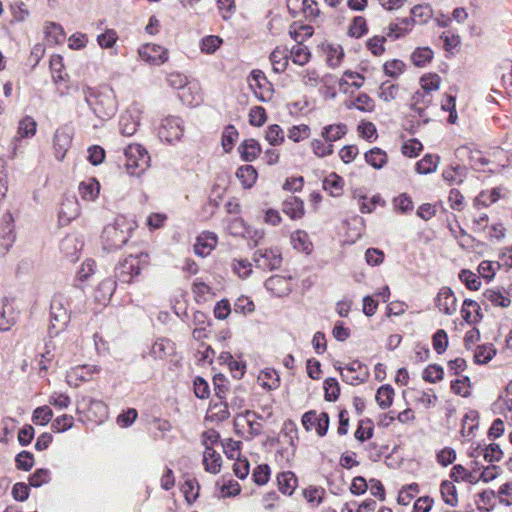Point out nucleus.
Here are the masks:
<instances>
[{
  "label": "nucleus",
  "instance_id": "5fc2aeb1",
  "mask_svg": "<svg viewBox=\"0 0 512 512\" xmlns=\"http://www.w3.org/2000/svg\"><path fill=\"white\" fill-rule=\"evenodd\" d=\"M497 353L493 344L478 345L474 351V362L476 364H487Z\"/></svg>",
  "mask_w": 512,
  "mask_h": 512
},
{
  "label": "nucleus",
  "instance_id": "bf43d9fd",
  "mask_svg": "<svg viewBox=\"0 0 512 512\" xmlns=\"http://www.w3.org/2000/svg\"><path fill=\"white\" fill-rule=\"evenodd\" d=\"M238 137L239 132L234 125L230 124L224 128L221 137V145L224 152L230 153L232 151Z\"/></svg>",
  "mask_w": 512,
  "mask_h": 512
},
{
  "label": "nucleus",
  "instance_id": "6e6d98bb",
  "mask_svg": "<svg viewBox=\"0 0 512 512\" xmlns=\"http://www.w3.org/2000/svg\"><path fill=\"white\" fill-rule=\"evenodd\" d=\"M442 177L449 185L461 184L465 177V167L461 165L449 166L443 170Z\"/></svg>",
  "mask_w": 512,
  "mask_h": 512
},
{
  "label": "nucleus",
  "instance_id": "6e6552de",
  "mask_svg": "<svg viewBox=\"0 0 512 512\" xmlns=\"http://www.w3.org/2000/svg\"><path fill=\"white\" fill-rule=\"evenodd\" d=\"M336 369L339 371L342 380L349 385H359L369 378L367 365L359 360H353L346 364L345 367L339 366Z\"/></svg>",
  "mask_w": 512,
  "mask_h": 512
},
{
  "label": "nucleus",
  "instance_id": "ea45409f",
  "mask_svg": "<svg viewBox=\"0 0 512 512\" xmlns=\"http://www.w3.org/2000/svg\"><path fill=\"white\" fill-rule=\"evenodd\" d=\"M236 177L244 189H250L257 181L258 173L252 165H242L236 171Z\"/></svg>",
  "mask_w": 512,
  "mask_h": 512
},
{
  "label": "nucleus",
  "instance_id": "864d4df0",
  "mask_svg": "<svg viewBox=\"0 0 512 512\" xmlns=\"http://www.w3.org/2000/svg\"><path fill=\"white\" fill-rule=\"evenodd\" d=\"M37 132V123L31 116H25L18 123L17 138H31Z\"/></svg>",
  "mask_w": 512,
  "mask_h": 512
},
{
  "label": "nucleus",
  "instance_id": "7ed1b4c3",
  "mask_svg": "<svg viewBox=\"0 0 512 512\" xmlns=\"http://www.w3.org/2000/svg\"><path fill=\"white\" fill-rule=\"evenodd\" d=\"M87 104L101 120L112 118L117 112V100L112 89L96 91L88 86L83 88Z\"/></svg>",
  "mask_w": 512,
  "mask_h": 512
},
{
  "label": "nucleus",
  "instance_id": "680f3d73",
  "mask_svg": "<svg viewBox=\"0 0 512 512\" xmlns=\"http://www.w3.org/2000/svg\"><path fill=\"white\" fill-rule=\"evenodd\" d=\"M394 389L391 385H383L378 388L376 393V402L381 409L389 408L394 399Z\"/></svg>",
  "mask_w": 512,
  "mask_h": 512
},
{
  "label": "nucleus",
  "instance_id": "2f4dec72",
  "mask_svg": "<svg viewBox=\"0 0 512 512\" xmlns=\"http://www.w3.org/2000/svg\"><path fill=\"white\" fill-rule=\"evenodd\" d=\"M344 179L336 172H331L323 180L322 187L332 197H340L344 192Z\"/></svg>",
  "mask_w": 512,
  "mask_h": 512
},
{
  "label": "nucleus",
  "instance_id": "338daca9",
  "mask_svg": "<svg viewBox=\"0 0 512 512\" xmlns=\"http://www.w3.org/2000/svg\"><path fill=\"white\" fill-rule=\"evenodd\" d=\"M181 490L184 494L185 500L189 504H192L199 497L200 485L195 478L187 479L182 485Z\"/></svg>",
  "mask_w": 512,
  "mask_h": 512
},
{
  "label": "nucleus",
  "instance_id": "c756f323",
  "mask_svg": "<svg viewBox=\"0 0 512 512\" xmlns=\"http://www.w3.org/2000/svg\"><path fill=\"white\" fill-rule=\"evenodd\" d=\"M347 109H357L361 112L371 113L375 110L376 103L367 93H359L354 99L345 101Z\"/></svg>",
  "mask_w": 512,
  "mask_h": 512
},
{
  "label": "nucleus",
  "instance_id": "cd10ccee",
  "mask_svg": "<svg viewBox=\"0 0 512 512\" xmlns=\"http://www.w3.org/2000/svg\"><path fill=\"white\" fill-rule=\"evenodd\" d=\"M49 68L53 82L58 85L66 82L69 78L68 73L65 71L63 57L60 54H53L50 57Z\"/></svg>",
  "mask_w": 512,
  "mask_h": 512
},
{
  "label": "nucleus",
  "instance_id": "69168bd1",
  "mask_svg": "<svg viewBox=\"0 0 512 512\" xmlns=\"http://www.w3.org/2000/svg\"><path fill=\"white\" fill-rule=\"evenodd\" d=\"M368 33L367 21L363 16H355L348 28V34L354 38H361Z\"/></svg>",
  "mask_w": 512,
  "mask_h": 512
},
{
  "label": "nucleus",
  "instance_id": "0e129e2a",
  "mask_svg": "<svg viewBox=\"0 0 512 512\" xmlns=\"http://www.w3.org/2000/svg\"><path fill=\"white\" fill-rule=\"evenodd\" d=\"M444 378V369L438 364H429L422 371V379L428 383H437Z\"/></svg>",
  "mask_w": 512,
  "mask_h": 512
},
{
  "label": "nucleus",
  "instance_id": "58836bf2",
  "mask_svg": "<svg viewBox=\"0 0 512 512\" xmlns=\"http://www.w3.org/2000/svg\"><path fill=\"white\" fill-rule=\"evenodd\" d=\"M357 199L359 210L363 214L372 213L377 207H384L386 204L385 200L379 194L373 195L372 197L358 195Z\"/></svg>",
  "mask_w": 512,
  "mask_h": 512
},
{
  "label": "nucleus",
  "instance_id": "5701e85b",
  "mask_svg": "<svg viewBox=\"0 0 512 512\" xmlns=\"http://www.w3.org/2000/svg\"><path fill=\"white\" fill-rule=\"evenodd\" d=\"M442 77L436 72L423 73L418 80L419 87L417 89L429 95L438 92L442 85Z\"/></svg>",
  "mask_w": 512,
  "mask_h": 512
},
{
  "label": "nucleus",
  "instance_id": "4be33fe9",
  "mask_svg": "<svg viewBox=\"0 0 512 512\" xmlns=\"http://www.w3.org/2000/svg\"><path fill=\"white\" fill-rule=\"evenodd\" d=\"M277 487L285 496H292L298 486V478L292 471H282L276 475Z\"/></svg>",
  "mask_w": 512,
  "mask_h": 512
},
{
  "label": "nucleus",
  "instance_id": "20e7f679",
  "mask_svg": "<svg viewBox=\"0 0 512 512\" xmlns=\"http://www.w3.org/2000/svg\"><path fill=\"white\" fill-rule=\"evenodd\" d=\"M124 155L126 170L132 176L142 175L150 166V155L141 144H129L124 150Z\"/></svg>",
  "mask_w": 512,
  "mask_h": 512
},
{
  "label": "nucleus",
  "instance_id": "ddd939ff",
  "mask_svg": "<svg viewBox=\"0 0 512 512\" xmlns=\"http://www.w3.org/2000/svg\"><path fill=\"white\" fill-rule=\"evenodd\" d=\"M138 53L142 60L153 65H161L168 60V50L153 43L142 45Z\"/></svg>",
  "mask_w": 512,
  "mask_h": 512
},
{
  "label": "nucleus",
  "instance_id": "603ef678",
  "mask_svg": "<svg viewBox=\"0 0 512 512\" xmlns=\"http://www.w3.org/2000/svg\"><path fill=\"white\" fill-rule=\"evenodd\" d=\"M312 153L317 158H326L334 153V145L325 140L314 138L309 143Z\"/></svg>",
  "mask_w": 512,
  "mask_h": 512
},
{
  "label": "nucleus",
  "instance_id": "79ce46f5",
  "mask_svg": "<svg viewBox=\"0 0 512 512\" xmlns=\"http://www.w3.org/2000/svg\"><path fill=\"white\" fill-rule=\"evenodd\" d=\"M175 344L167 338H158L151 348L154 358L164 359L174 353Z\"/></svg>",
  "mask_w": 512,
  "mask_h": 512
},
{
  "label": "nucleus",
  "instance_id": "8fccbe9b",
  "mask_svg": "<svg viewBox=\"0 0 512 512\" xmlns=\"http://www.w3.org/2000/svg\"><path fill=\"white\" fill-rule=\"evenodd\" d=\"M401 87L397 83L384 81L379 87V98L384 102H392L399 98Z\"/></svg>",
  "mask_w": 512,
  "mask_h": 512
},
{
  "label": "nucleus",
  "instance_id": "1a4fd4ad",
  "mask_svg": "<svg viewBox=\"0 0 512 512\" xmlns=\"http://www.w3.org/2000/svg\"><path fill=\"white\" fill-rule=\"evenodd\" d=\"M249 87L259 101L267 102L273 96V86L267 79L265 73L259 69L251 72L249 78Z\"/></svg>",
  "mask_w": 512,
  "mask_h": 512
},
{
  "label": "nucleus",
  "instance_id": "774afa93",
  "mask_svg": "<svg viewBox=\"0 0 512 512\" xmlns=\"http://www.w3.org/2000/svg\"><path fill=\"white\" fill-rule=\"evenodd\" d=\"M290 58L294 64L304 66L309 62L311 53L307 47L302 44H297L291 49Z\"/></svg>",
  "mask_w": 512,
  "mask_h": 512
},
{
  "label": "nucleus",
  "instance_id": "a878e982",
  "mask_svg": "<svg viewBox=\"0 0 512 512\" xmlns=\"http://www.w3.org/2000/svg\"><path fill=\"white\" fill-rule=\"evenodd\" d=\"M482 295L495 307L508 308L512 303L510 294L498 287L487 288Z\"/></svg>",
  "mask_w": 512,
  "mask_h": 512
},
{
  "label": "nucleus",
  "instance_id": "a211bd4d",
  "mask_svg": "<svg viewBox=\"0 0 512 512\" xmlns=\"http://www.w3.org/2000/svg\"><path fill=\"white\" fill-rule=\"evenodd\" d=\"M460 313L463 320L469 325H476L484 318L480 304L470 298L464 299Z\"/></svg>",
  "mask_w": 512,
  "mask_h": 512
},
{
  "label": "nucleus",
  "instance_id": "c85d7f7f",
  "mask_svg": "<svg viewBox=\"0 0 512 512\" xmlns=\"http://www.w3.org/2000/svg\"><path fill=\"white\" fill-rule=\"evenodd\" d=\"M191 291L197 304L206 303L215 295L212 287L205 283L201 278L194 280Z\"/></svg>",
  "mask_w": 512,
  "mask_h": 512
},
{
  "label": "nucleus",
  "instance_id": "dca6fc26",
  "mask_svg": "<svg viewBox=\"0 0 512 512\" xmlns=\"http://www.w3.org/2000/svg\"><path fill=\"white\" fill-rule=\"evenodd\" d=\"M218 236L211 231H203L197 237L194 243V253L200 257H206L216 248Z\"/></svg>",
  "mask_w": 512,
  "mask_h": 512
},
{
  "label": "nucleus",
  "instance_id": "9b49d317",
  "mask_svg": "<svg viewBox=\"0 0 512 512\" xmlns=\"http://www.w3.org/2000/svg\"><path fill=\"white\" fill-rule=\"evenodd\" d=\"M101 371L96 365H78L72 367L66 375V382L70 387H79L85 382L93 380L95 374Z\"/></svg>",
  "mask_w": 512,
  "mask_h": 512
},
{
  "label": "nucleus",
  "instance_id": "f257e3e1",
  "mask_svg": "<svg viewBox=\"0 0 512 512\" xmlns=\"http://www.w3.org/2000/svg\"><path fill=\"white\" fill-rule=\"evenodd\" d=\"M150 265L147 252L128 254L122 257L114 268V278L121 284H133Z\"/></svg>",
  "mask_w": 512,
  "mask_h": 512
},
{
  "label": "nucleus",
  "instance_id": "7c9ffc66",
  "mask_svg": "<svg viewBox=\"0 0 512 512\" xmlns=\"http://www.w3.org/2000/svg\"><path fill=\"white\" fill-rule=\"evenodd\" d=\"M347 132L348 126L345 123H334L324 126L320 135L323 140L333 144L344 138Z\"/></svg>",
  "mask_w": 512,
  "mask_h": 512
},
{
  "label": "nucleus",
  "instance_id": "f8f14e48",
  "mask_svg": "<svg viewBox=\"0 0 512 512\" xmlns=\"http://www.w3.org/2000/svg\"><path fill=\"white\" fill-rule=\"evenodd\" d=\"M434 306L443 315H454L458 305L453 290L448 286L441 287L434 298Z\"/></svg>",
  "mask_w": 512,
  "mask_h": 512
},
{
  "label": "nucleus",
  "instance_id": "052dcab7",
  "mask_svg": "<svg viewBox=\"0 0 512 512\" xmlns=\"http://www.w3.org/2000/svg\"><path fill=\"white\" fill-rule=\"evenodd\" d=\"M374 433V424L373 421L369 418L361 419L358 422L357 429L354 433V437L359 442H365L372 438Z\"/></svg>",
  "mask_w": 512,
  "mask_h": 512
},
{
  "label": "nucleus",
  "instance_id": "f03ea898",
  "mask_svg": "<svg viewBox=\"0 0 512 512\" xmlns=\"http://www.w3.org/2000/svg\"><path fill=\"white\" fill-rule=\"evenodd\" d=\"M136 223L125 216H117L113 223L103 229L101 239L104 249L113 251L122 248L130 239Z\"/></svg>",
  "mask_w": 512,
  "mask_h": 512
},
{
  "label": "nucleus",
  "instance_id": "4d7b16f0",
  "mask_svg": "<svg viewBox=\"0 0 512 512\" xmlns=\"http://www.w3.org/2000/svg\"><path fill=\"white\" fill-rule=\"evenodd\" d=\"M45 39L50 45L63 42L65 39L63 28L59 24L48 22L45 25Z\"/></svg>",
  "mask_w": 512,
  "mask_h": 512
},
{
  "label": "nucleus",
  "instance_id": "e433bc0d",
  "mask_svg": "<svg viewBox=\"0 0 512 512\" xmlns=\"http://www.w3.org/2000/svg\"><path fill=\"white\" fill-rule=\"evenodd\" d=\"M204 470L210 474H218L222 468V457L215 449L207 448L203 452Z\"/></svg>",
  "mask_w": 512,
  "mask_h": 512
},
{
  "label": "nucleus",
  "instance_id": "a19ab883",
  "mask_svg": "<svg viewBox=\"0 0 512 512\" xmlns=\"http://www.w3.org/2000/svg\"><path fill=\"white\" fill-rule=\"evenodd\" d=\"M364 159L374 169H381L388 163L387 153L379 147H373L365 152Z\"/></svg>",
  "mask_w": 512,
  "mask_h": 512
},
{
  "label": "nucleus",
  "instance_id": "de8ad7c7",
  "mask_svg": "<svg viewBox=\"0 0 512 512\" xmlns=\"http://www.w3.org/2000/svg\"><path fill=\"white\" fill-rule=\"evenodd\" d=\"M0 236L5 241L6 246H10L15 241L14 219L11 213L2 216Z\"/></svg>",
  "mask_w": 512,
  "mask_h": 512
},
{
  "label": "nucleus",
  "instance_id": "09e8293b",
  "mask_svg": "<svg viewBox=\"0 0 512 512\" xmlns=\"http://www.w3.org/2000/svg\"><path fill=\"white\" fill-rule=\"evenodd\" d=\"M139 127V121L131 113L125 112L120 116L119 119V130L123 136L134 135Z\"/></svg>",
  "mask_w": 512,
  "mask_h": 512
},
{
  "label": "nucleus",
  "instance_id": "473e14b6",
  "mask_svg": "<svg viewBox=\"0 0 512 512\" xmlns=\"http://www.w3.org/2000/svg\"><path fill=\"white\" fill-rule=\"evenodd\" d=\"M240 418H242L247 427H248V434L251 438L257 437L262 434L263 432V425L261 420H263V416L258 415L254 411L246 410L243 414L240 415Z\"/></svg>",
  "mask_w": 512,
  "mask_h": 512
},
{
  "label": "nucleus",
  "instance_id": "c9c22d12",
  "mask_svg": "<svg viewBox=\"0 0 512 512\" xmlns=\"http://www.w3.org/2000/svg\"><path fill=\"white\" fill-rule=\"evenodd\" d=\"M365 83V76L359 72L346 70L342 77L339 79L338 84L340 90L344 93L348 92L347 86L354 87L356 89L361 88Z\"/></svg>",
  "mask_w": 512,
  "mask_h": 512
},
{
  "label": "nucleus",
  "instance_id": "b1692460",
  "mask_svg": "<svg viewBox=\"0 0 512 512\" xmlns=\"http://www.w3.org/2000/svg\"><path fill=\"white\" fill-rule=\"evenodd\" d=\"M432 7L429 4H418L411 9V17L405 18L401 24L413 26L414 23H427L432 17Z\"/></svg>",
  "mask_w": 512,
  "mask_h": 512
},
{
  "label": "nucleus",
  "instance_id": "9d476101",
  "mask_svg": "<svg viewBox=\"0 0 512 512\" xmlns=\"http://www.w3.org/2000/svg\"><path fill=\"white\" fill-rule=\"evenodd\" d=\"M434 103V95H429L416 89L410 98V109L415 113L424 123L430 121V115L428 109Z\"/></svg>",
  "mask_w": 512,
  "mask_h": 512
},
{
  "label": "nucleus",
  "instance_id": "37998d69",
  "mask_svg": "<svg viewBox=\"0 0 512 512\" xmlns=\"http://www.w3.org/2000/svg\"><path fill=\"white\" fill-rule=\"evenodd\" d=\"M291 244L294 249L309 254L313 249V244L309 235L304 230H296L291 234Z\"/></svg>",
  "mask_w": 512,
  "mask_h": 512
},
{
  "label": "nucleus",
  "instance_id": "c03bdc74",
  "mask_svg": "<svg viewBox=\"0 0 512 512\" xmlns=\"http://www.w3.org/2000/svg\"><path fill=\"white\" fill-rule=\"evenodd\" d=\"M288 60V50L285 47H276L270 54V61L276 73H282L286 70Z\"/></svg>",
  "mask_w": 512,
  "mask_h": 512
},
{
  "label": "nucleus",
  "instance_id": "39448f33",
  "mask_svg": "<svg viewBox=\"0 0 512 512\" xmlns=\"http://www.w3.org/2000/svg\"><path fill=\"white\" fill-rule=\"evenodd\" d=\"M257 268L265 271L276 270L282 265V254L278 247L259 248L253 254Z\"/></svg>",
  "mask_w": 512,
  "mask_h": 512
},
{
  "label": "nucleus",
  "instance_id": "13d9d810",
  "mask_svg": "<svg viewBox=\"0 0 512 512\" xmlns=\"http://www.w3.org/2000/svg\"><path fill=\"white\" fill-rule=\"evenodd\" d=\"M289 35L298 44L310 38L313 35V28L310 25H303L294 22L289 28Z\"/></svg>",
  "mask_w": 512,
  "mask_h": 512
},
{
  "label": "nucleus",
  "instance_id": "0eeeda50",
  "mask_svg": "<svg viewBox=\"0 0 512 512\" xmlns=\"http://www.w3.org/2000/svg\"><path fill=\"white\" fill-rule=\"evenodd\" d=\"M301 423L307 432L315 431L317 436L324 437L329 429L330 418L326 412L309 410L302 415Z\"/></svg>",
  "mask_w": 512,
  "mask_h": 512
},
{
  "label": "nucleus",
  "instance_id": "49530a36",
  "mask_svg": "<svg viewBox=\"0 0 512 512\" xmlns=\"http://www.w3.org/2000/svg\"><path fill=\"white\" fill-rule=\"evenodd\" d=\"M433 58L434 52L430 47H417L411 54V62L419 68L429 65Z\"/></svg>",
  "mask_w": 512,
  "mask_h": 512
},
{
  "label": "nucleus",
  "instance_id": "f704fd0d",
  "mask_svg": "<svg viewBox=\"0 0 512 512\" xmlns=\"http://www.w3.org/2000/svg\"><path fill=\"white\" fill-rule=\"evenodd\" d=\"M440 494L443 502L449 507L455 508L459 504V495L453 481L444 480L440 484Z\"/></svg>",
  "mask_w": 512,
  "mask_h": 512
},
{
  "label": "nucleus",
  "instance_id": "e2e57ef3",
  "mask_svg": "<svg viewBox=\"0 0 512 512\" xmlns=\"http://www.w3.org/2000/svg\"><path fill=\"white\" fill-rule=\"evenodd\" d=\"M406 70V64L400 59L387 60L383 64V72L390 78L400 77Z\"/></svg>",
  "mask_w": 512,
  "mask_h": 512
},
{
  "label": "nucleus",
  "instance_id": "2eb2a0df",
  "mask_svg": "<svg viewBox=\"0 0 512 512\" xmlns=\"http://www.w3.org/2000/svg\"><path fill=\"white\" fill-rule=\"evenodd\" d=\"M300 5L306 19L312 21L320 16L319 4L315 0H287L288 10L293 16L298 13Z\"/></svg>",
  "mask_w": 512,
  "mask_h": 512
},
{
  "label": "nucleus",
  "instance_id": "4c0bfd02",
  "mask_svg": "<svg viewBox=\"0 0 512 512\" xmlns=\"http://www.w3.org/2000/svg\"><path fill=\"white\" fill-rule=\"evenodd\" d=\"M78 191L84 201H94L99 196L100 184L96 178H89L80 182Z\"/></svg>",
  "mask_w": 512,
  "mask_h": 512
},
{
  "label": "nucleus",
  "instance_id": "412c9836",
  "mask_svg": "<svg viewBox=\"0 0 512 512\" xmlns=\"http://www.w3.org/2000/svg\"><path fill=\"white\" fill-rule=\"evenodd\" d=\"M80 214V205L75 197L65 198L60 205L58 218L60 223L66 225L76 219Z\"/></svg>",
  "mask_w": 512,
  "mask_h": 512
},
{
  "label": "nucleus",
  "instance_id": "393cba45",
  "mask_svg": "<svg viewBox=\"0 0 512 512\" xmlns=\"http://www.w3.org/2000/svg\"><path fill=\"white\" fill-rule=\"evenodd\" d=\"M240 157L245 162H253L262 152L260 143L253 138L245 139L238 146Z\"/></svg>",
  "mask_w": 512,
  "mask_h": 512
},
{
  "label": "nucleus",
  "instance_id": "6ab92c4d",
  "mask_svg": "<svg viewBox=\"0 0 512 512\" xmlns=\"http://www.w3.org/2000/svg\"><path fill=\"white\" fill-rule=\"evenodd\" d=\"M50 309L52 326L54 328H64L68 324L70 316L68 310L63 306L62 297L60 295L53 297Z\"/></svg>",
  "mask_w": 512,
  "mask_h": 512
},
{
  "label": "nucleus",
  "instance_id": "3c124183",
  "mask_svg": "<svg viewBox=\"0 0 512 512\" xmlns=\"http://www.w3.org/2000/svg\"><path fill=\"white\" fill-rule=\"evenodd\" d=\"M440 157L438 155L426 154L415 165V170L419 174H430L436 171Z\"/></svg>",
  "mask_w": 512,
  "mask_h": 512
},
{
  "label": "nucleus",
  "instance_id": "72a5a7b5",
  "mask_svg": "<svg viewBox=\"0 0 512 512\" xmlns=\"http://www.w3.org/2000/svg\"><path fill=\"white\" fill-rule=\"evenodd\" d=\"M302 495L311 508H317L323 503L326 490L322 486L309 485L303 489Z\"/></svg>",
  "mask_w": 512,
  "mask_h": 512
},
{
  "label": "nucleus",
  "instance_id": "a18cd8bd",
  "mask_svg": "<svg viewBox=\"0 0 512 512\" xmlns=\"http://www.w3.org/2000/svg\"><path fill=\"white\" fill-rule=\"evenodd\" d=\"M107 405L102 400L88 399L87 417L102 422L107 416Z\"/></svg>",
  "mask_w": 512,
  "mask_h": 512
},
{
  "label": "nucleus",
  "instance_id": "f3484780",
  "mask_svg": "<svg viewBox=\"0 0 512 512\" xmlns=\"http://www.w3.org/2000/svg\"><path fill=\"white\" fill-rule=\"evenodd\" d=\"M265 288L274 296H286L292 290V277L273 275L265 281Z\"/></svg>",
  "mask_w": 512,
  "mask_h": 512
},
{
  "label": "nucleus",
  "instance_id": "423d86ee",
  "mask_svg": "<svg viewBox=\"0 0 512 512\" xmlns=\"http://www.w3.org/2000/svg\"><path fill=\"white\" fill-rule=\"evenodd\" d=\"M184 133V122L178 116H167L161 120L158 136L162 141L172 143L181 139Z\"/></svg>",
  "mask_w": 512,
  "mask_h": 512
},
{
  "label": "nucleus",
  "instance_id": "4468645a",
  "mask_svg": "<svg viewBox=\"0 0 512 512\" xmlns=\"http://www.w3.org/2000/svg\"><path fill=\"white\" fill-rule=\"evenodd\" d=\"M73 135L69 128L60 127L53 137L54 155L58 161H62L72 144Z\"/></svg>",
  "mask_w": 512,
  "mask_h": 512
},
{
  "label": "nucleus",
  "instance_id": "bb28decb",
  "mask_svg": "<svg viewBox=\"0 0 512 512\" xmlns=\"http://www.w3.org/2000/svg\"><path fill=\"white\" fill-rule=\"evenodd\" d=\"M257 382L263 389L271 391L280 387L281 379L275 369L265 368L259 372Z\"/></svg>",
  "mask_w": 512,
  "mask_h": 512
},
{
  "label": "nucleus",
  "instance_id": "aec40b11",
  "mask_svg": "<svg viewBox=\"0 0 512 512\" xmlns=\"http://www.w3.org/2000/svg\"><path fill=\"white\" fill-rule=\"evenodd\" d=\"M281 207L282 212L291 220H300L305 216L304 201L298 196H288Z\"/></svg>",
  "mask_w": 512,
  "mask_h": 512
}]
</instances>
